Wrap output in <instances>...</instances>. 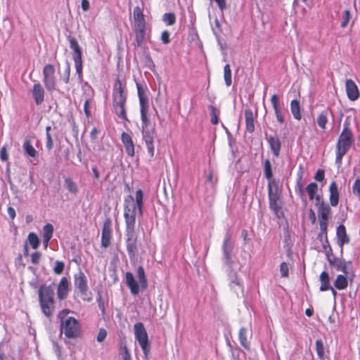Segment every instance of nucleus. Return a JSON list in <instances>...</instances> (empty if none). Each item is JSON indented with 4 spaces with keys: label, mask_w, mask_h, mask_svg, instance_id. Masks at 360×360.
Listing matches in <instances>:
<instances>
[{
    "label": "nucleus",
    "mask_w": 360,
    "mask_h": 360,
    "mask_svg": "<svg viewBox=\"0 0 360 360\" xmlns=\"http://www.w3.org/2000/svg\"><path fill=\"white\" fill-rule=\"evenodd\" d=\"M324 179H325L324 170L321 169H318L315 174L314 179L316 181L322 182L324 180Z\"/></svg>",
    "instance_id": "680f3d73"
},
{
    "label": "nucleus",
    "mask_w": 360,
    "mask_h": 360,
    "mask_svg": "<svg viewBox=\"0 0 360 360\" xmlns=\"http://www.w3.org/2000/svg\"><path fill=\"white\" fill-rule=\"evenodd\" d=\"M160 39L164 44H168L170 42V33L167 30H164L161 33Z\"/></svg>",
    "instance_id": "bf43d9fd"
},
{
    "label": "nucleus",
    "mask_w": 360,
    "mask_h": 360,
    "mask_svg": "<svg viewBox=\"0 0 360 360\" xmlns=\"http://www.w3.org/2000/svg\"><path fill=\"white\" fill-rule=\"evenodd\" d=\"M32 94L37 105H41L44 101L45 91L39 82L34 84Z\"/></svg>",
    "instance_id": "f3484780"
},
{
    "label": "nucleus",
    "mask_w": 360,
    "mask_h": 360,
    "mask_svg": "<svg viewBox=\"0 0 360 360\" xmlns=\"http://www.w3.org/2000/svg\"><path fill=\"white\" fill-rule=\"evenodd\" d=\"M281 276L282 278H287L289 276V268L288 264L285 262L281 263L279 266Z\"/></svg>",
    "instance_id": "3c124183"
},
{
    "label": "nucleus",
    "mask_w": 360,
    "mask_h": 360,
    "mask_svg": "<svg viewBox=\"0 0 360 360\" xmlns=\"http://www.w3.org/2000/svg\"><path fill=\"white\" fill-rule=\"evenodd\" d=\"M224 77L226 86H229L231 84V70L230 65L226 64L224 68Z\"/></svg>",
    "instance_id": "49530a36"
},
{
    "label": "nucleus",
    "mask_w": 360,
    "mask_h": 360,
    "mask_svg": "<svg viewBox=\"0 0 360 360\" xmlns=\"http://www.w3.org/2000/svg\"><path fill=\"white\" fill-rule=\"evenodd\" d=\"M162 20L167 25H173L176 22V15L174 13H165L162 15Z\"/></svg>",
    "instance_id": "c03bdc74"
},
{
    "label": "nucleus",
    "mask_w": 360,
    "mask_h": 360,
    "mask_svg": "<svg viewBox=\"0 0 360 360\" xmlns=\"http://www.w3.org/2000/svg\"><path fill=\"white\" fill-rule=\"evenodd\" d=\"M55 292L51 285H41L38 290L39 302L42 313L48 318L55 311Z\"/></svg>",
    "instance_id": "39448f33"
},
{
    "label": "nucleus",
    "mask_w": 360,
    "mask_h": 360,
    "mask_svg": "<svg viewBox=\"0 0 360 360\" xmlns=\"http://www.w3.org/2000/svg\"><path fill=\"white\" fill-rule=\"evenodd\" d=\"M56 70L52 64H46L43 68V82L45 88L49 92L56 90Z\"/></svg>",
    "instance_id": "9d476101"
},
{
    "label": "nucleus",
    "mask_w": 360,
    "mask_h": 360,
    "mask_svg": "<svg viewBox=\"0 0 360 360\" xmlns=\"http://www.w3.org/2000/svg\"><path fill=\"white\" fill-rule=\"evenodd\" d=\"M68 39L70 43V47L73 51V59L82 58V49L78 44L77 40L71 36H68Z\"/></svg>",
    "instance_id": "cd10ccee"
},
{
    "label": "nucleus",
    "mask_w": 360,
    "mask_h": 360,
    "mask_svg": "<svg viewBox=\"0 0 360 360\" xmlns=\"http://www.w3.org/2000/svg\"><path fill=\"white\" fill-rule=\"evenodd\" d=\"M354 142V137L349 122H345L343 129L335 145V162L341 164L343 157Z\"/></svg>",
    "instance_id": "20e7f679"
},
{
    "label": "nucleus",
    "mask_w": 360,
    "mask_h": 360,
    "mask_svg": "<svg viewBox=\"0 0 360 360\" xmlns=\"http://www.w3.org/2000/svg\"><path fill=\"white\" fill-rule=\"evenodd\" d=\"M220 11H223L227 8L226 0H214Z\"/></svg>",
    "instance_id": "69168bd1"
},
{
    "label": "nucleus",
    "mask_w": 360,
    "mask_h": 360,
    "mask_svg": "<svg viewBox=\"0 0 360 360\" xmlns=\"http://www.w3.org/2000/svg\"><path fill=\"white\" fill-rule=\"evenodd\" d=\"M337 271H342L344 275L347 276L350 282L354 281L355 272L351 261H345L343 259L342 262H339L337 265Z\"/></svg>",
    "instance_id": "2eb2a0df"
},
{
    "label": "nucleus",
    "mask_w": 360,
    "mask_h": 360,
    "mask_svg": "<svg viewBox=\"0 0 360 360\" xmlns=\"http://www.w3.org/2000/svg\"><path fill=\"white\" fill-rule=\"evenodd\" d=\"M290 105L293 117L296 120H300L302 119V114L300 101L297 99H293L291 101Z\"/></svg>",
    "instance_id": "473e14b6"
},
{
    "label": "nucleus",
    "mask_w": 360,
    "mask_h": 360,
    "mask_svg": "<svg viewBox=\"0 0 360 360\" xmlns=\"http://www.w3.org/2000/svg\"><path fill=\"white\" fill-rule=\"evenodd\" d=\"M124 218L126 224V232L135 231L136 205L134 199L131 195H129L124 200Z\"/></svg>",
    "instance_id": "0eeeda50"
},
{
    "label": "nucleus",
    "mask_w": 360,
    "mask_h": 360,
    "mask_svg": "<svg viewBox=\"0 0 360 360\" xmlns=\"http://www.w3.org/2000/svg\"><path fill=\"white\" fill-rule=\"evenodd\" d=\"M302 174L300 175L299 179L297 181L296 186H295V191L298 193L301 199L307 202L306 196L304 195V188L303 185L302 184Z\"/></svg>",
    "instance_id": "79ce46f5"
},
{
    "label": "nucleus",
    "mask_w": 360,
    "mask_h": 360,
    "mask_svg": "<svg viewBox=\"0 0 360 360\" xmlns=\"http://www.w3.org/2000/svg\"><path fill=\"white\" fill-rule=\"evenodd\" d=\"M137 277L140 283V287L145 290L148 287V281L145 274L144 268L142 266H139L137 269Z\"/></svg>",
    "instance_id": "f704fd0d"
},
{
    "label": "nucleus",
    "mask_w": 360,
    "mask_h": 360,
    "mask_svg": "<svg viewBox=\"0 0 360 360\" xmlns=\"http://www.w3.org/2000/svg\"><path fill=\"white\" fill-rule=\"evenodd\" d=\"M317 238L320 241H323L322 247L324 250L331 247L330 245L328 238V229H326L325 231H323V229H320V231L317 236Z\"/></svg>",
    "instance_id": "e433bc0d"
},
{
    "label": "nucleus",
    "mask_w": 360,
    "mask_h": 360,
    "mask_svg": "<svg viewBox=\"0 0 360 360\" xmlns=\"http://www.w3.org/2000/svg\"><path fill=\"white\" fill-rule=\"evenodd\" d=\"M239 340L240 345L246 349H249V343L248 341V329L245 327H241L239 330Z\"/></svg>",
    "instance_id": "c9c22d12"
},
{
    "label": "nucleus",
    "mask_w": 360,
    "mask_h": 360,
    "mask_svg": "<svg viewBox=\"0 0 360 360\" xmlns=\"http://www.w3.org/2000/svg\"><path fill=\"white\" fill-rule=\"evenodd\" d=\"M345 88L347 96L349 100L354 101L359 98L360 96L358 86L352 79H348L346 80Z\"/></svg>",
    "instance_id": "dca6fc26"
},
{
    "label": "nucleus",
    "mask_w": 360,
    "mask_h": 360,
    "mask_svg": "<svg viewBox=\"0 0 360 360\" xmlns=\"http://www.w3.org/2000/svg\"><path fill=\"white\" fill-rule=\"evenodd\" d=\"M134 330L136 340L141 347L146 359H148V356L150 350V344L148 340V333L143 323L138 322L135 323L134 326Z\"/></svg>",
    "instance_id": "6e6552de"
},
{
    "label": "nucleus",
    "mask_w": 360,
    "mask_h": 360,
    "mask_svg": "<svg viewBox=\"0 0 360 360\" xmlns=\"http://www.w3.org/2000/svg\"><path fill=\"white\" fill-rule=\"evenodd\" d=\"M264 174L266 179L269 180V182L271 181H274L273 178V172L271 162L269 159H266L264 162Z\"/></svg>",
    "instance_id": "ea45409f"
},
{
    "label": "nucleus",
    "mask_w": 360,
    "mask_h": 360,
    "mask_svg": "<svg viewBox=\"0 0 360 360\" xmlns=\"http://www.w3.org/2000/svg\"><path fill=\"white\" fill-rule=\"evenodd\" d=\"M28 240L33 249H37L39 246L40 240L36 233L33 232L30 233L28 235Z\"/></svg>",
    "instance_id": "a18cd8bd"
},
{
    "label": "nucleus",
    "mask_w": 360,
    "mask_h": 360,
    "mask_svg": "<svg viewBox=\"0 0 360 360\" xmlns=\"http://www.w3.org/2000/svg\"><path fill=\"white\" fill-rule=\"evenodd\" d=\"M268 197L270 209L280 218V214H283L281 211L283 206L281 191L275 181H271L268 184Z\"/></svg>",
    "instance_id": "423d86ee"
},
{
    "label": "nucleus",
    "mask_w": 360,
    "mask_h": 360,
    "mask_svg": "<svg viewBox=\"0 0 360 360\" xmlns=\"http://www.w3.org/2000/svg\"><path fill=\"white\" fill-rule=\"evenodd\" d=\"M329 200L330 205L336 207L339 202L340 193L336 181H333L329 186Z\"/></svg>",
    "instance_id": "4be33fe9"
},
{
    "label": "nucleus",
    "mask_w": 360,
    "mask_h": 360,
    "mask_svg": "<svg viewBox=\"0 0 360 360\" xmlns=\"http://www.w3.org/2000/svg\"><path fill=\"white\" fill-rule=\"evenodd\" d=\"M352 193L360 201V178L355 180L352 186Z\"/></svg>",
    "instance_id": "603ef678"
},
{
    "label": "nucleus",
    "mask_w": 360,
    "mask_h": 360,
    "mask_svg": "<svg viewBox=\"0 0 360 360\" xmlns=\"http://www.w3.org/2000/svg\"><path fill=\"white\" fill-rule=\"evenodd\" d=\"M121 141L124 145L125 151L129 157H134L135 155V146L131 136L123 131L121 134Z\"/></svg>",
    "instance_id": "4468645a"
},
{
    "label": "nucleus",
    "mask_w": 360,
    "mask_h": 360,
    "mask_svg": "<svg viewBox=\"0 0 360 360\" xmlns=\"http://www.w3.org/2000/svg\"><path fill=\"white\" fill-rule=\"evenodd\" d=\"M316 352L319 358L323 359L324 356V345L321 340L316 341Z\"/></svg>",
    "instance_id": "09e8293b"
},
{
    "label": "nucleus",
    "mask_w": 360,
    "mask_h": 360,
    "mask_svg": "<svg viewBox=\"0 0 360 360\" xmlns=\"http://www.w3.org/2000/svg\"><path fill=\"white\" fill-rule=\"evenodd\" d=\"M120 349L122 360H131V354L127 349V345L125 344L122 345Z\"/></svg>",
    "instance_id": "864d4df0"
},
{
    "label": "nucleus",
    "mask_w": 360,
    "mask_h": 360,
    "mask_svg": "<svg viewBox=\"0 0 360 360\" xmlns=\"http://www.w3.org/2000/svg\"><path fill=\"white\" fill-rule=\"evenodd\" d=\"M319 281L321 283L319 288L320 291L324 292L329 290L331 288L330 276L328 271H323L320 274Z\"/></svg>",
    "instance_id": "a878e982"
},
{
    "label": "nucleus",
    "mask_w": 360,
    "mask_h": 360,
    "mask_svg": "<svg viewBox=\"0 0 360 360\" xmlns=\"http://www.w3.org/2000/svg\"><path fill=\"white\" fill-rule=\"evenodd\" d=\"M269 147L274 155L278 158L280 155L281 149V141L278 136H270L267 139Z\"/></svg>",
    "instance_id": "5701e85b"
},
{
    "label": "nucleus",
    "mask_w": 360,
    "mask_h": 360,
    "mask_svg": "<svg viewBox=\"0 0 360 360\" xmlns=\"http://www.w3.org/2000/svg\"><path fill=\"white\" fill-rule=\"evenodd\" d=\"M69 292V281L66 277H63L57 288V297L58 300H63L68 295Z\"/></svg>",
    "instance_id": "6ab92c4d"
},
{
    "label": "nucleus",
    "mask_w": 360,
    "mask_h": 360,
    "mask_svg": "<svg viewBox=\"0 0 360 360\" xmlns=\"http://www.w3.org/2000/svg\"><path fill=\"white\" fill-rule=\"evenodd\" d=\"M74 283L75 287L82 295L87 294L89 287L87 278L84 272L80 271L78 274H75Z\"/></svg>",
    "instance_id": "ddd939ff"
},
{
    "label": "nucleus",
    "mask_w": 360,
    "mask_h": 360,
    "mask_svg": "<svg viewBox=\"0 0 360 360\" xmlns=\"http://www.w3.org/2000/svg\"><path fill=\"white\" fill-rule=\"evenodd\" d=\"M270 101L274 110L281 108L280 105L279 97L277 94H273L271 97Z\"/></svg>",
    "instance_id": "6e6d98bb"
},
{
    "label": "nucleus",
    "mask_w": 360,
    "mask_h": 360,
    "mask_svg": "<svg viewBox=\"0 0 360 360\" xmlns=\"http://www.w3.org/2000/svg\"><path fill=\"white\" fill-rule=\"evenodd\" d=\"M134 27H146V21L143 9L137 6L133 11Z\"/></svg>",
    "instance_id": "a211bd4d"
},
{
    "label": "nucleus",
    "mask_w": 360,
    "mask_h": 360,
    "mask_svg": "<svg viewBox=\"0 0 360 360\" xmlns=\"http://www.w3.org/2000/svg\"><path fill=\"white\" fill-rule=\"evenodd\" d=\"M0 158L2 161H6L8 159V155L5 147H2L1 149Z\"/></svg>",
    "instance_id": "774afa93"
},
{
    "label": "nucleus",
    "mask_w": 360,
    "mask_h": 360,
    "mask_svg": "<svg viewBox=\"0 0 360 360\" xmlns=\"http://www.w3.org/2000/svg\"><path fill=\"white\" fill-rule=\"evenodd\" d=\"M141 120V132L148 153L150 158L155 154L154 139L156 136L155 123L152 122L149 115V106L140 107Z\"/></svg>",
    "instance_id": "f03ea898"
},
{
    "label": "nucleus",
    "mask_w": 360,
    "mask_h": 360,
    "mask_svg": "<svg viewBox=\"0 0 360 360\" xmlns=\"http://www.w3.org/2000/svg\"><path fill=\"white\" fill-rule=\"evenodd\" d=\"M231 237L230 234H226L224 238L223 243V250L224 253L227 259L230 258V254L232 250V245L231 243Z\"/></svg>",
    "instance_id": "4c0bfd02"
},
{
    "label": "nucleus",
    "mask_w": 360,
    "mask_h": 360,
    "mask_svg": "<svg viewBox=\"0 0 360 360\" xmlns=\"http://www.w3.org/2000/svg\"><path fill=\"white\" fill-rule=\"evenodd\" d=\"M136 207H137L139 213L142 215L143 207V193L141 189L136 191Z\"/></svg>",
    "instance_id": "58836bf2"
},
{
    "label": "nucleus",
    "mask_w": 360,
    "mask_h": 360,
    "mask_svg": "<svg viewBox=\"0 0 360 360\" xmlns=\"http://www.w3.org/2000/svg\"><path fill=\"white\" fill-rule=\"evenodd\" d=\"M278 122L283 124L285 122L283 113L281 108L274 110Z\"/></svg>",
    "instance_id": "13d9d810"
},
{
    "label": "nucleus",
    "mask_w": 360,
    "mask_h": 360,
    "mask_svg": "<svg viewBox=\"0 0 360 360\" xmlns=\"http://www.w3.org/2000/svg\"><path fill=\"white\" fill-rule=\"evenodd\" d=\"M71 312L70 309H65L58 314L60 321V329L61 333L69 339H77L82 334V326L78 320L72 316H68Z\"/></svg>",
    "instance_id": "7ed1b4c3"
},
{
    "label": "nucleus",
    "mask_w": 360,
    "mask_h": 360,
    "mask_svg": "<svg viewBox=\"0 0 360 360\" xmlns=\"http://www.w3.org/2000/svg\"><path fill=\"white\" fill-rule=\"evenodd\" d=\"M107 335H108V333H107V330L105 328H100L99 331H98V333L97 335V337H96V340L98 342H103L104 340L106 338Z\"/></svg>",
    "instance_id": "4d7b16f0"
},
{
    "label": "nucleus",
    "mask_w": 360,
    "mask_h": 360,
    "mask_svg": "<svg viewBox=\"0 0 360 360\" xmlns=\"http://www.w3.org/2000/svg\"><path fill=\"white\" fill-rule=\"evenodd\" d=\"M329 113L333 115L332 110L328 108L326 110H322L316 117V122L321 129L324 131L326 129V124L328 122V115Z\"/></svg>",
    "instance_id": "b1692460"
},
{
    "label": "nucleus",
    "mask_w": 360,
    "mask_h": 360,
    "mask_svg": "<svg viewBox=\"0 0 360 360\" xmlns=\"http://www.w3.org/2000/svg\"><path fill=\"white\" fill-rule=\"evenodd\" d=\"M53 226L51 224H46L43 227V243L45 248H47L49 240L53 236Z\"/></svg>",
    "instance_id": "c85d7f7f"
},
{
    "label": "nucleus",
    "mask_w": 360,
    "mask_h": 360,
    "mask_svg": "<svg viewBox=\"0 0 360 360\" xmlns=\"http://www.w3.org/2000/svg\"><path fill=\"white\" fill-rule=\"evenodd\" d=\"M342 261H343V259H339L335 256L332 257L330 259H329L328 260L329 264L331 266H334L336 270H337V265L338 264V263L342 262Z\"/></svg>",
    "instance_id": "0e129e2a"
},
{
    "label": "nucleus",
    "mask_w": 360,
    "mask_h": 360,
    "mask_svg": "<svg viewBox=\"0 0 360 360\" xmlns=\"http://www.w3.org/2000/svg\"><path fill=\"white\" fill-rule=\"evenodd\" d=\"M127 90L125 79L119 76L115 79L112 92V106L114 113L123 122H129L127 115Z\"/></svg>",
    "instance_id": "f257e3e1"
},
{
    "label": "nucleus",
    "mask_w": 360,
    "mask_h": 360,
    "mask_svg": "<svg viewBox=\"0 0 360 360\" xmlns=\"http://www.w3.org/2000/svg\"><path fill=\"white\" fill-rule=\"evenodd\" d=\"M351 20V13L349 10L346 9L343 11L342 14V21L340 24V27L342 28H345L347 27L349 21Z\"/></svg>",
    "instance_id": "de8ad7c7"
},
{
    "label": "nucleus",
    "mask_w": 360,
    "mask_h": 360,
    "mask_svg": "<svg viewBox=\"0 0 360 360\" xmlns=\"http://www.w3.org/2000/svg\"><path fill=\"white\" fill-rule=\"evenodd\" d=\"M209 109L210 110L211 122L212 124L216 125L219 123L220 111L214 105H210Z\"/></svg>",
    "instance_id": "37998d69"
},
{
    "label": "nucleus",
    "mask_w": 360,
    "mask_h": 360,
    "mask_svg": "<svg viewBox=\"0 0 360 360\" xmlns=\"http://www.w3.org/2000/svg\"><path fill=\"white\" fill-rule=\"evenodd\" d=\"M70 70H71L70 65L68 63L67 67H66V68L65 70V72H64V77L63 78V81L65 84H68L70 82Z\"/></svg>",
    "instance_id": "052dcab7"
},
{
    "label": "nucleus",
    "mask_w": 360,
    "mask_h": 360,
    "mask_svg": "<svg viewBox=\"0 0 360 360\" xmlns=\"http://www.w3.org/2000/svg\"><path fill=\"white\" fill-rule=\"evenodd\" d=\"M245 129L249 133H252L255 131L254 115L252 110L250 108L245 110Z\"/></svg>",
    "instance_id": "393cba45"
},
{
    "label": "nucleus",
    "mask_w": 360,
    "mask_h": 360,
    "mask_svg": "<svg viewBox=\"0 0 360 360\" xmlns=\"http://www.w3.org/2000/svg\"><path fill=\"white\" fill-rule=\"evenodd\" d=\"M22 148L26 155L32 158H36L38 156L37 150L33 147L30 140L25 139L22 144Z\"/></svg>",
    "instance_id": "2f4dec72"
},
{
    "label": "nucleus",
    "mask_w": 360,
    "mask_h": 360,
    "mask_svg": "<svg viewBox=\"0 0 360 360\" xmlns=\"http://www.w3.org/2000/svg\"><path fill=\"white\" fill-rule=\"evenodd\" d=\"M136 88H137V93H138V96H139V99L140 107L148 106V98L145 94V91H144V89H143L142 85L139 82H136Z\"/></svg>",
    "instance_id": "72a5a7b5"
},
{
    "label": "nucleus",
    "mask_w": 360,
    "mask_h": 360,
    "mask_svg": "<svg viewBox=\"0 0 360 360\" xmlns=\"http://www.w3.org/2000/svg\"><path fill=\"white\" fill-rule=\"evenodd\" d=\"M349 279L344 274H339L337 276L335 281L334 286L338 290H345L348 287Z\"/></svg>",
    "instance_id": "7c9ffc66"
},
{
    "label": "nucleus",
    "mask_w": 360,
    "mask_h": 360,
    "mask_svg": "<svg viewBox=\"0 0 360 360\" xmlns=\"http://www.w3.org/2000/svg\"><path fill=\"white\" fill-rule=\"evenodd\" d=\"M336 236L338 244L340 248H342L345 244L349 242V237L347 233L346 227L344 224H340L336 229Z\"/></svg>",
    "instance_id": "aec40b11"
},
{
    "label": "nucleus",
    "mask_w": 360,
    "mask_h": 360,
    "mask_svg": "<svg viewBox=\"0 0 360 360\" xmlns=\"http://www.w3.org/2000/svg\"><path fill=\"white\" fill-rule=\"evenodd\" d=\"M65 184L67 189L70 193L73 194H76L78 193L77 185L70 177H66L65 179Z\"/></svg>",
    "instance_id": "a19ab883"
},
{
    "label": "nucleus",
    "mask_w": 360,
    "mask_h": 360,
    "mask_svg": "<svg viewBox=\"0 0 360 360\" xmlns=\"http://www.w3.org/2000/svg\"><path fill=\"white\" fill-rule=\"evenodd\" d=\"M112 239V220L110 218L105 219L102 228L101 233V247L103 248H108Z\"/></svg>",
    "instance_id": "9b49d317"
},
{
    "label": "nucleus",
    "mask_w": 360,
    "mask_h": 360,
    "mask_svg": "<svg viewBox=\"0 0 360 360\" xmlns=\"http://www.w3.org/2000/svg\"><path fill=\"white\" fill-rule=\"evenodd\" d=\"M126 248L130 258L135 257L138 254V236L136 231L126 232Z\"/></svg>",
    "instance_id": "f8f14e48"
},
{
    "label": "nucleus",
    "mask_w": 360,
    "mask_h": 360,
    "mask_svg": "<svg viewBox=\"0 0 360 360\" xmlns=\"http://www.w3.org/2000/svg\"><path fill=\"white\" fill-rule=\"evenodd\" d=\"M135 42L137 46H141L144 41L146 33V27H134Z\"/></svg>",
    "instance_id": "c756f323"
},
{
    "label": "nucleus",
    "mask_w": 360,
    "mask_h": 360,
    "mask_svg": "<svg viewBox=\"0 0 360 360\" xmlns=\"http://www.w3.org/2000/svg\"><path fill=\"white\" fill-rule=\"evenodd\" d=\"M316 206L317 207L319 229L325 231L328 229L332 210L328 204L321 200L319 202H316Z\"/></svg>",
    "instance_id": "1a4fd4ad"
},
{
    "label": "nucleus",
    "mask_w": 360,
    "mask_h": 360,
    "mask_svg": "<svg viewBox=\"0 0 360 360\" xmlns=\"http://www.w3.org/2000/svg\"><path fill=\"white\" fill-rule=\"evenodd\" d=\"M41 257V254L39 252H34L31 255V262L34 264H39L40 259Z\"/></svg>",
    "instance_id": "e2e57ef3"
},
{
    "label": "nucleus",
    "mask_w": 360,
    "mask_h": 360,
    "mask_svg": "<svg viewBox=\"0 0 360 360\" xmlns=\"http://www.w3.org/2000/svg\"><path fill=\"white\" fill-rule=\"evenodd\" d=\"M318 189V185L316 183H310L305 188L309 199L311 200H315L316 202H319L321 200V196L316 194Z\"/></svg>",
    "instance_id": "bb28decb"
},
{
    "label": "nucleus",
    "mask_w": 360,
    "mask_h": 360,
    "mask_svg": "<svg viewBox=\"0 0 360 360\" xmlns=\"http://www.w3.org/2000/svg\"><path fill=\"white\" fill-rule=\"evenodd\" d=\"M76 72L80 80L82 79V58H74Z\"/></svg>",
    "instance_id": "8fccbe9b"
},
{
    "label": "nucleus",
    "mask_w": 360,
    "mask_h": 360,
    "mask_svg": "<svg viewBox=\"0 0 360 360\" xmlns=\"http://www.w3.org/2000/svg\"><path fill=\"white\" fill-rule=\"evenodd\" d=\"M125 281L127 287L129 288L131 293L133 295H136L139 293L140 287L135 280L134 274L131 272L127 271L125 274Z\"/></svg>",
    "instance_id": "412c9836"
},
{
    "label": "nucleus",
    "mask_w": 360,
    "mask_h": 360,
    "mask_svg": "<svg viewBox=\"0 0 360 360\" xmlns=\"http://www.w3.org/2000/svg\"><path fill=\"white\" fill-rule=\"evenodd\" d=\"M46 136V147L49 150H51L53 146V141L51 134H48Z\"/></svg>",
    "instance_id": "338daca9"
},
{
    "label": "nucleus",
    "mask_w": 360,
    "mask_h": 360,
    "mask_svg": "<svg viewBox=\"0 0 360 360\" xmlns=\"http://www.w3.org/2000/svg\"><path fill=\"white\" fill-rule=\"evenodd\" d=\"M65 268V264L63 262L56 261L55 263V266L53 268V271L56 274L60 275L63 273Z\"/></svg>",
    "instance_id": "5fc2aeb1"
}]
</instances>
